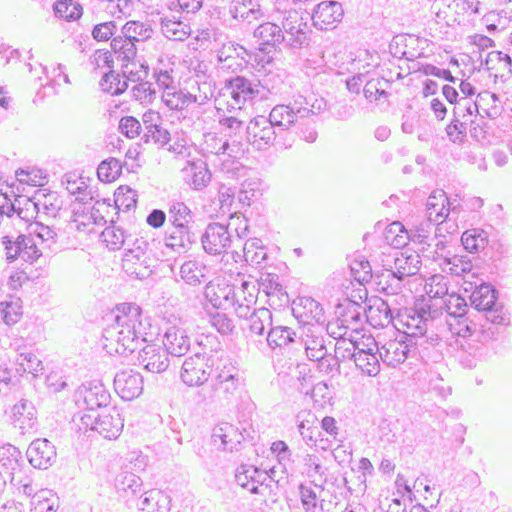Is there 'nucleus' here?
<instances>
[{"instance_id": "35", "label": "nucleus", "mask_w": 512, "mask_h": 512, "mask_svg": "<svg viewBox=\"0 0 512 512\" xmlns=\"http://www.w3.org/2000/svg\"><path fill=\"white\" fill-rule=\"evenodd\" d=\"M241 319L246 322V328L255 335H263L265 329L272 326V313L264 307L258 309L253 307L247 316Z\"/></svg>"}, {"instance_id": "41", "label": "nucleus", "mask_w": 512, "mask_h": 512, "mask_svg": "<svg viewBox=\"0 0 512 512\" xmlns=\"http://www.w3.org/2000/svg\"><path fill=\"white\" fill-rule=\"evenodd\" d=\"M163 103L170 109L182 111L197 101V97L188 91L167 88L162 95Z\"/></svg>"}, {"instance_id": "28", "label": "nucleus", "mask_w": 512, "mask_h": 512, "mask_svg": "<svg viewBox=\"0 0 512 512\" xmlns=\"http://www.w3.org/2000/svg\"><path fill=\"white\" fill-rule=\"evenodd\" d=\"M295 421L305 444L309 447L315 446L321 435L316 414L311 410L304 409L296 414Z\"/></svg>"}, {"instance_id": "7", "label": "nucleus", "mask_w": 512, "mask_h": 512, "mask_svg": "<svg viewBox=\"0 0 512 512\" xmlns=\"http://www.w3.org/2000/svg\"><path fill=\"white\" fill-rule=\"evenodd\" d=\"M441 316L442 312L438 310L436 304H433L431 300L427 303H422L406 315V320L403 321V324L406 326L404 337L409 341L415 342L418 336L427 334L429 327Z\"/></svg>"}, {"instance_id": "31", "label": "nucleus", "mask_w": 512, "mask_h": 512, "mask_svg": "<svg viewBox=\"0 0 512 512\" xmlns=\"http://www.w3.org/2000/svg\"><path fill=\"white\" fill-rule=\"evenodd\" d=\"M421 268L420 255L416 252L401 251L394 258L393 269L403 280L416 275Z\"/></svg>"}, {"instance_id": "50", "label": "nucleus", "mask_w": 512, "mask_h": 512, "mask_svg": "<svg viewBox=\"0 0 512 512\" xmlns=\"http://www.w3.org/2000/svg\"><path fill=\"white\" fill-rule=\"evenodd\" d=\"M228 83L232 84V91L240 94L242 102L252 101L259 96V82L251 81L243 76H236L228 79Z\"/></svg>"}, {"instance_id": "63", "label": "nucleus", "mask_w": 512, "mask_h": 512, "mask_svg": "<svg viewBox=\"0 0 512 512\" xmlns=\"http://www.w3.org/2000/svg\"><path fill=\"white\" fill-rule=\"evenodd\" d=\"M299 494L305 512H317L318 509L323 510L322 501L319 503L318 495L312 487L300 484Z\"/></svg>"}, {"instance_id": "45", "label": "nucleus", "mask_w": 512, "mask_h": 512, "mask_svg": "<svg viewBox=\"0 0 512 512\" xmlns=\"http://www.w3.org/2000/svg\"><path fill=\"white\" fill-rule=\"evenodd\" d=\"M161 31L166 38L172 41H184L191 34L188 24L168 17L161 19Z\"/></svg>"}, {"instance_id": "2", "label": "nucleus", "mask_w": 512, "mask_h": 512, "mask_svg": "<svg viewBox=\"0 0 512 512\" xmlns=\"http://www.w3.org/2000/svg\"><path fill=\"white\" fill-rule=\"evenodd\" d=\"M247 142L257 151H266L274 145L288 149L292 143L263 115L252 118L245 127Z\"/></svg>"}, {"instance_id": "46", "label": "nucleus", "mask_w": 512, "mask_h": 512, "mask_svg": "<svg viewBox=\"0 0 512 512\" xmlns=\"http://www.w3.org/2000/svg\"><path fill=\"white\" fill-rule=\"evenodd\" d=\"M296 337V332L290 327L271 326L267 334L266 340L270 348L276 349L286 347L289 344L295 342Z\"/></svg>"}, {"instance_id": "19", "label": "nucleus", "mask_w": 512, "mask_h": 512, "mask_svg": "<svg viewBox=\"0 0 512 512\" xmlns=\"http://www.w3.org/2000/svg\"><path fill=\"white\" fill-rule=\"evenodd\" d=\"M257 283L242 280L240 285H235V296L232 298L231 308L238 318L246 317L249 310L257 302Z\"/></svg>"}, {"instance_id": "36", "label": "nucleus", "mask_w": 512, "mask_h": 512, "mask_svg": "<svg viewBox=\"0 0 512 512\" xmlns=\"http://www.w3.org/2000/svg\"><path fill=\"white\" fill-rule=\"evenodd\" d=\"M34 199L40 213L42 212L50 218H55L63 206V200L54 191L38 190Z\"/></svg>"}, {"instance_id": "54", "label": "nucleus", "mask_w": 512, "mask_h": 512, "mask_svg": "<svg viewBox=\"0 0 512 512\" xmlns=\"http://www.w3.org/2000/svg\"><path fill=\"white\" fill-rule=\"evenodd\" d=\"M122 73L128 81L138 82L145 80L148 76L149 66L141 56H136L133 61L121 64Z\"/></svg>"}, {"instance_id": "22", "label": "nucleus", "mask_w": 512, "mask_h": 512, "mask_svg": "<svg viewBox=\"0 0 512 512\" xmlns=\"http://www.w3.org/2000/svg\"><path fill=\"white\" fill-rule=\"evenodd\" d=\"M211 439L218 449L232 452L238 450V446L243 440V435L234 425L228 422H221L213 428Z\"/></svg>"}, {"instance_id": "49", "label": "nucleus", "mask_w": 512, "mask_h": 512, "mask_svg": "<svg viewBox=\"0 0 512 512\" xmlns=\"http://www.w3.org/2000/svg\"><path fill=\"white\" fill-rule=\"evenodd\" d=\"M379 291L386 295H397L403 288V279L395 273L394 269H385L377 275Z\"/></svg>"}, {"instance_id": "48", "label": "nucleus", "mask_w": 512, "mask_h": 512, "mask_svg": "<svg viewBox=\"0 0 512 512\" xmlns=\"http://www.w3.org/2000/svg\"><path fill=\"white\" fill-rule=\"evenodd\" d=\"M442 313L445 311L447 315L455 319H462L468 312V304L461 295L452 293L442 299V304L438 308Z\"/></svg>"}, {"instance_id": "57", "label": "nucleus", "mask_w": 512, "mask_h": 512, "mask_svg": "<svg viewBox=\"0 0 512 512\" xmlns=\"http://www.w3.org/2000/svg\"><path fill=\"white\" fill-rule=\"evenodd\" d=\"M100 87L102 91L111 95H120L128 88V79L111 70L103 75L100 80Z\"/></svg>"}, {"instance_id": "4", "label": "nucleus", "mask_w": 512, "mask_h": 512, "mask_svg": "<svg viewBox=\"0 0 512 512\" xmlns=\"http://www.w3.org/2000/svg\"><path fill=\"white\" fill-rule=\"evenodd\" d=\"M156 260L149 252V243L136 239L133 247L128 249L122 259V268L125 273L136 279L148 278L155 267Z\"/></svg>"}, {"instance_id": "18", "label": "nucleus", "mask_w": 512, "mask_h": 512, "mask_svg": "<svg viewBox=\"0 0 512 512\" xmlns=\"http://www.w3.org/2000/svg\"><path fill=\"white\" fill-rule=\"evenodd\" d=\"M344 11L341 3L337 1H323L319 3L311 16L313 25L319 30H328L343 18Z\"/></svg>"}, {"instance_id": "14", "label": "nucleus", "mask_w": 512, "mask_h": 512, "mask_svg": "<svg viewBox=\"0 0 512 512\" xmlns=\"http://www.w3.org/2000/svg\"><path fill=\"white\" fill-rule=\"evenodd\" d=\"M210 369L205 363V357L200 353L186 358L182 364L180 378L190 387L204 384L210 377Z\"/></svg>"}, {"instance_id": "9", "label": "nucleus", "mask_w": 512, "mask_h": 512, "mask_svg": "<svg viewBox=\"0 0 512 512\" xmlns=\"http://www.w3.org/2000/svg\"><path fill=\"white\" fill-rule=\"evenodd\" d=\"M110 401V392L104 384L99 381L83 383L75 392L76 404L88 411H94L99 408L107 409Z\"/></svg>"}, {"instance_id": "32", "label": "nucleus", "mask_w": 512, "mask_h": 512, "mask_svg": "<svg viewBox=\"0 0 512 512\" xmlns=\"http://www.w3.org/2000/svg\"><path fill=\"white\" fill-rule=\"evenodd\" d=\"M121 34L127 40L134 44H139V48L144 50L145 43L153 36V29L150 25L140 21H128L121 27Z\"/></svg>"}, {"instance_id": "43", "label": "nucleus", "mask_w": 512, "mask_h": 512, "mask_svg": "<svg viewBox=\"0 0 512 512\" xmlns=\"http://www.w3.org/2000/svg\"><path fill=\"white\" fill-rule=\"evenodd\" d=\"M40 213L35 201L21 197L15 199V211L10 213L9 220H17L24 224L33 223L32 220Z\"/></svg>"}, {"instance_id": "33", "label": "nucleus", "mask_w": 512, "mask_h": 512, "mask_svg": "<svg viewBox=\"0 0 512 512\" xmlns=\"http://www.w3.org/2000/svg\"><path fill=\"white\" fill-rule=\"evenodd\" d=\"M367 307L349 298L344 299L336 306V315L344 323L350 325L358 324L362 317H366Z\"/></svg>"}, {"instance_id": "58", "label": "nucleus", "mask_w": 512, "mask_h": 512, "mask_svg": "<svg viewBox=\"0 0 512 512\" xmlns=\"http://www.w3.org/2000/svg\"><path fill=\"white\" fill-rule=\"evenodd\" d=\"M13 414L16 421L20 423V428H32L35 423V409L32 403L26 399H21L13 407Z\"/></svg>"}, {"instance_id": "15", "label": "nucleus", "mask_w": 512, "mask_h": 512, "mask_svg": "<svg viewBox=\"0 0 512 512\" xmlns=\"http://www.w3.org/2000/svg\"><path fill=\"white\" fill-rule=\"evenodd\" d=\"M114 389L125 401L139 397L143 392V377L139 372L125 369L114 377Z\"/></svg>"}, {"instance_id": "1", "label": "nucleus", "mask_w": 512, "mask_h": 512, "mask_svg": "<svg viewBox=\"0 0 512 512\" xmlns=\"http://www.w3.org/2000/svg\"><path fill=\"white\" fill-rule=\"evenodd\" d=\"M114 322L103 330V346L109 354L128 355L136 351L142 342L154 336L147 317L135 303L117 306Z\"/></svg>"}, {"instance_id": "8", "label": "nucleus", "mask_w": 512, "mask_h": 512, "mask_svg": "<svg viewBox=\"0 0 512 512\" xmlns=\"http://www.w3.org/2000/svg\"><path fill=\"white\" fill-rule=\"evenodd\" d=\"M304 104H308L306 98L295 100L287 105H276L270 111L268 118L283 135V132L288 131L290 127L309 117V112Z\"/></svg>"}, {"instance_id": "20", "label": "nucleus", "mask_w": 512, "mask_h": 512, "mask_svg": "<svg viewBox=\"0 0 512 512\" xmlns=\"http://www.w3.org/2000/svg\"><path fill=\"white\" fill-rule=\"evenodd\" d=\"M124 427V420L120 410L116 407H110L98 413V422L94 426L97 431L105 439H116L120 436Z\"/></svg>"}, {"instance_id": "24", "label": "nucleus", "mask_w": 512, "mask_h": 512, "mask_svg": "<svg viewBox=\"0 0 512 512\" xmlns=\"http://www.w3.org/2000/svg\"><path fill=\"white\" fill-rule=\"evenodd\" d=\"M27 457L33 467L47 469L56 459V449L47 439H36L29 445Z\"/></svg>"}, {"instance_id": "27", "label": "nucleus", "mask_w": 512, "mask_h": 512, "mask_svg": "<svg viewBox=\"0 0 512 512\" xmlns=\"http://www.w3.org/2000/svg\"><path fill=\"white\" fill-rule=\"evenodd\" d=\"M301 340L310 361L325 356L327 347L325 345L322 328L319 325H310L304 328Z\"/></svg>"}, {"instance_id": "52", "label": "nucleus", "mask_w": 512, "mask_h": 512, "mask_svg": "<svg viewBox=\"0 0 512 512\" xmlns=\"http://www.w3.org/2000/svg\"><path fill=\"white\" fill-rule=\"evenodd\" d=\"M441 258L443 271H448L453 275L460 276L471 270V262L466 256L451 254L450 251H448L445 255H441Z\"/></svg>"}, {"instance_id": "29", "label": "nucleus", "mask_w": 512, "mask_h": 512, "mask_svg": "<svg viewBox=\"0 0 512 512\" xmlns=\"http://www.w3.org/2000/svg\"><path fill=\"white\" fill-rule=\"evenodd\" d=\"M450 202L443 190L433 191L426 202V214L430 222L440 225L448 217Z\"/></svg>"}, {"instance_id": "59", "label": "nucleus", "mask_w": 512, "mask_h": 512, "mask_svg": "<svg viewBox=\"0 0 512 512\" xmlns=\"http://www.w3.org/2000/svg\"><path fill=\"white\" fill-rule=\"evenodd\" d=\"M122 163L120 160L110 157L103 160L97 168V176L100 181L110 183L116 180L122 172Z\"/></svg>"}, {"instance_id": "21", "label": "nucleus", "mask_w": 512, "mask_h": 512, "mask_svg": "<svg viewBox=\"0 0 512 512\" xmlns=\"http://www.w3.org/2000/svg\"><path fill=\"white\" fill-rule=\"evenodd\" d=\"M167 351L159 345L147 344L139 351L138 361L147 371L162 373L169 367Z\"/></svg>"}, {"instance_id": "17", "label": "nucleus", "mask_w": 512, "mask_h": 512, "mask_svg": "<svg viewBox=\"0 0 512 512\" xmlns=\"http://www.w3.org/2000/svg\"><path fill=\"white\" fill-rule=\"evenodd\" d=\"M197 241V233L193 227H174L166 229L163 238L164 246L171 251L183 254L189 251Z\"/></svg>"}, {"instance_id": "10", "label": "nucleus", "mask_w": 512, "mask_h": 512, "mask_svg": "<svg viewBox=\"0 0 512 512\" xmlns=\"http://www.w3.org/2000/svg\"><path fill=\"white\" fill-rule=\"evenodd\" d=\"M423 340L412 342L405 337L389 340L380 348L378 347L377 352L383 363L390 367H396L403 363L411 354H415L418 346L423 345Z\"/></svg>"}, {"instance_id": "12", "label": "nucleus", "mask_w": 512, "mask_h": 512, "mask_svg": "<svg viewBox=\"0 0 512 512\" xmlns=\"http://www.w3.org/2000/svg\"><path fill=\"white\" fill-rule=\"evenodd\" d=\"M23 466L24 459L17 447L11 444L0 447V475L4 482L9 481L13 485L21 483L17 475L22 472Z\"/></svg>"}, {"instance_id": "64", "label": "nucleus", "mask_w": 512, "mask_h": 512, "mask_svg": "<svg viewBox=\"0 0 512 512\" xmlns=\"http://www.w3.org/2000/svg\"><path fill=\"white\" fill-rule=\"evenodd\" d=\"M101 238L111 250L120 249L126 241L124 230L114 225L106 227Z\"/></svg>"}, {"instance_id": "11", "label": "nucleus", "mask_w": 512, "mask_h": 512, "mask_svg": "<svg viewBox=\"0 0 512 512\" xmlns=\"http://www.w3.org/2000/svg\"><path fill=\"white\" fill-rule=\"evenodd\" d=\"M228 226L212 222L209 223L201 236V243L206 253L220 255L227 251L232 243Z\"/></svg>"}, {"instance_id": "13", "label": "nucleus", "mask_w": 512, "mask_h": 512, "mask_svg": "<svg viewBox=\"0 0 512 512\" xmlns=\"http://www.w3.org/2000/svg\"><path fill=\"white\" fill-rule=\"evenodd\" d=\"M292 315L307 328L310 325H319L324 321V311L321 304L311 297H298L293 300Z\"/></svg>"}, {"instance_id": "34", "label": "nucleus", "mask_w": 512, "mask_h": 512, "mask_svg": "<svg viewBox=\"0 0 512 512\" xmlns=\"http://www.w3.org/2000/svg\"><path fill=\"white\" fill-rule=\"evenodd\" d=\"M366 319L373 327H387L393 323V310L382 299H376L366 311Z\"/></svg>"}, {"instance_id": "6", "label": "nucleus", "mask_w": 512, "mask_h": 512, "mask_svg": "<svg viewBox=\"0 0 512 512\" xmlns=\"http://www.w3.org/2000/svg\"><path fill=\"white\" fill-rule=\"evenodd\" d=\"M240 385L238 369L232 364L224 365L218 371L212 385L211 402L222 406L230 404L236 398Z\"/></svg>"}, {"instance_id": "38", "label": "nucleus", "mask_w": 512, "mask_h": 512, "mask_svg": "<svg viewBox=\"0 0 512 512\" xmlns=\"http://www.w3.org/2000/svg\"><path fill=\"white\" fill-rule=\"evenodd\" d=\"M451 331L454 330V333L459 337L463 338L464 341L472 338H483L485 341H489L493 338L495 332L488 329H478L476 323L470 321L468 317H463L462 319L457 320L456 327L453 328V324H449Z\"/></svg>"}, {"instance_id": "25", "label": "nucleus", "mask_w": 512, "mask_h": 512, "mask_svg": "<svg viewBox=\"0 0 512 512\" xmlns=\"http://www.w3.org/2000/svg\"><path fill=\"white\" fill-rule=\"evenodd\" d=\"M204 295L214 309H230L233 304L232 298L235 296V284L208 282Z\"/></svg>"}, {"instance_id": "51", "label": "nucleus", "mask_w": 512, "mask_h": 512, "mask_svg": "<svg viewBox=\"0 0 512 512\" xmlns=\"http://www.w3.org/2000/svg\"><path fill=\"white\" fill-rule=\"evenodd\" d=\"M461 242L465 250L477 253L488 244V235L487 232L479 228L469 229L462 234Z\"/></svg>"}, {"instance_id": "47", "label": "nucleus", "mask_w": 512, "mask_h": 512, "mask_svg": "<svg viewBox=\"0 0 512 512\" xmlns=\"http://www.w3.org/2000/svg\"><path fill=\"white\" fill-rule=\"evenodd\" d=\"M229 13L234 19L249 23L263 16L261 5L258 4L257 8H255L251 0H249L248 4L244 1L234 0L229 6Z\"/></svg>"}, {"instance_id": "53", "label": "nucleus", "mask_w": 512, "mask_h": 512, "mask_svg": "<svg viewBox=\"0 0 512 512\" xmlns=\"http://www.w3.org/2000/svg\"><path fill=\"white\" fill-rule=\"evenodd\" d=\"M484 342L486 341L483 338H472L467 339L461 343V347L464 352L472 357V359H468L467 362L462 359V363H464L467 367L472 368L477 365L478 360L484 359L487 355V349L484 345Z\"/></svg>"}, {"instance_id": "5", "label": "nucleus", "mask_w": 512, "mask_h": 512, "mask_svg": "<svg viewBox=\"0 0 512 512\" xmlns=\"http://www.w3.org/2000/svg\"><path fill=\"white\" fill-rule=\"evenodd\" d=\"M279 28L284 39V48L300 49L308 45V24L301 12L289 9L282 14Z\"/></svg>"}, {"instance_id": "40", "label": "nucleus", "mask_w": 512, "mask_h": 512, "mask_svg": "<svg viewBox=\"0 0 512 512\" xmlns=\"http://www.w3.org/2000/svg\"><path fill=\"white\" fill-rule=\"evenodd\" d=\"M181 279L190 286H198L206 280V266L198 260H187L180 266Z\"/></svg>"}, {"instance_id": "37", "label": "nucleus", "mask_w": 512, "mask_h": 512, "mask_svg": "<svg viewBox=\"0 0 512 512\" xmlns=\"http://www.w3.org/2000/svg\"><path fill=\"white\" fill-rule=\"evenodd\" d=\"M110 46L113 55L121 64L135 60L138 52L143 51L139 48V44L127 40L121 33L111 39Z\"/></svg>"}, {"instance_id": "16", "label": "nucleus", "mask_w": 512, "mask_h": 512, "mask_svg": "<svg viewBox=\"0 0 512 512\" xmlns=\"http://www.w3.org/2000/svg\"><path fill=\"white\" fill-rule=\"evenodd\" d=\"M378 345L374 338L368 337L365 341H361V345L354 358L356 367L362 373L374 377L380 372Z\"/></svg>"}, {"instance_id": "56", "label": "nucleus", "mask_w": 512, "mask_h": 512, "mask_svg": "<svg viewBox=\"0 0 512 512\" xmlns=\"http://www.w3.org/2000/svg\"><path fill=\"white\" fill-rule=\"evenodd\" d=\"M478 105L475 101L468 97H460L453 109V117L460 121L472 125L474 124L473 117L478 114Z\"/></svg>"}, {"instance_id": "3", "label": "nucleus", "mask_w": 512, "mask_h": 512, "mask_svg": "<svg viewBox=\"0 0 512 512\" xmlns=\"http://www.w3.org/2000/svg\"><path fill=\"white\" fill-rule=\"evenodd\" d=\"M498 291L489 283L476 286L470 295L471 306L484 311L486 321L492 325L508 326L510 316L505 307L497 302Z\"/></svg>"}, {"instance_id": "26", "label": "nucleus", "mask_w": 512, "mask_h": 512, "mask_svg": "<svg viewBox=\"0 0 512 512\" xmlns=\"http://www.w3.org/2000/svg\"><path fill=\"white\" fill-rule=\"evenodd\" d=\"M163 345L168 355L181 357L190 350L191 340L184 329L171 326L164 333Z\"/></svg>"}, {"instance_id": "30", "label": "nucleus", "mask_w": 512, "mask_h": 512, "mask_svg": "<svg viewBox=\"0 0 512 512\" xmlns=\"http://www.w3.org/2000/svg\"><path fill=\"white\" fill-rule=\"evenodd\" d=\"M253 36L258 39L260 45L273 48L274 51H281L284 48V37L281 34L279 24L274 22H264L260 24L253 32Z\"/></svg>"}, {"instance_id": "62", "label": "nucleus", "mask_w": 512, "mask_h": 512, "mask_svg": "<svg viewBox=\"0 0 512 512\" xmlns=\"http://www.w3.org/2000/svg\"><path fill=\"white\" fill-rule=\"evenodd\" d=\"M360 345L361 342L354 341L352 339H338L335 344L334 356L339 363L346 360H354Z\"/></svg>"}, {"instance_id": "55", "label": "nucleus", "mask_w": 512, "mask_h": 512, "mask_svg": "<svg viewBox=\"0 0 512 512\" xmlns=\"http://www.w3.org/2000/svg\"><path fill=\"white\" fill-rule=\"evenodd\" d=\"M162 504H170L169 496L161 490L151 489L141 495L137 506L141 511L155 512V508Z\"/></svg>"}, {"instance_id": "23", "label": "nucleus", "mask_w": 512, "mask_h": 512, "mask_svg": "<svg viewBox=\"0 0 512 512\" xmlns=\"http://www.w3.org/2000/svg\"><path fill=\"white\" fill-rule=\"evenodd\" d=\"M183 179L189 187L201 191L206 188L211 181V172L206 162L201 159L187 160L182 168Z\"/></svg>"}, {"instance_id": "60", "label": "nucleus", "mask_w": 512, "mask_h": 512, "mask_svg": "<svg viewBox=\"0 0 512 512\" xmlns=\"http://www.w3.org/2000/svg\"><path fill=\"white\" fill-rule=\"evenodd\" d=\"M53 10L56 17L67 21L76 20L82 15V6L74 0H56Z\"/></svg>"}, {"instance_id": "39", "label": "nucleus", "mask_w": 512, "mask_h": 512, "mask_svg": "<svg viewBox=\"0 0 512 512\" xmlns=\"http://www.w3.org/2000/svg\"><path fill=\"white\" fill-rule=\"evenodd\" d=\"M258 292L262 289L269 298L270 305L274 304V298L277 297L280 305L289 303V296L284 291L282 285L278 282V276L275 274H266L260 278L257 284Z\"/></svg>"}, {"instance_id": "42", "label": "nucleus", "mask_w": 512, "mask_h": 512, "mask_svg": "<svg viewBox=\"0 0 512 512\" xmlns=\"http://www.w3.org/2000/svg\"><path fill=\"white\" fill-rule=\"evenodd\" d=\"M168 221L171 226L193 227L194 214L184 202H172L168 209Z\"/></svg>"}, {"instance_id": "61", "label": "nucleus", "mask_w": 512, "mask_h": 512, "mask_svg": "<svg viewBox=\"0 0 512 512\" xmlns=\"http://www.w3.org/2000/svg\"><path fill=\"white\" fill-rule=\"evenodd\" d=\"M304 466L309 478L319 476L320 483H317L316 479H314L312 483L316 488L323 490V486L326 483L325 468L320 464L318 456L314 454H307L304 457Z\"/></svg>"}, {"instance_id": "44", "label": "nucleus", "mask_w": 512, "mask_h": 512, "mask_svg": "<svg viewBox=\"0 0 512 512\" xmlns=\"http://www.w3.org/2000/svg\"><path fill=\"white\" fill-rule=\"evenodd\" d=\"M114 485L119 496L128 497L129 494L134 496L141 490L142 480L136 474L124 471L116 476Z\"/></svg>"}]
</instances>
